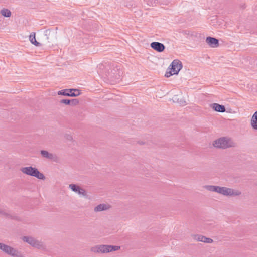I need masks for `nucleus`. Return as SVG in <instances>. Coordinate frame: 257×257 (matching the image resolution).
Instances as JSON below:
<instances>
[{"label": "nucleus", "instance_id": "obj_1", "mask_svg": "<svg viewBox=\"0 0 257 257\" xmlns=\"http://www.w3.org/2000/svg\"><path fill=\"white\" fill-rule=\"evenodd\" d=\"M213 146L217 148L226 149L235 146V143L227 137H221L213 142Z\"/></svg>", "mask_w": 257, "mask_h": 257}, {"label": "nucleus", "instance_id": "obj_2", "mask_svg": "<svg viewBox=\"0 0 257 257\" xmlns=\"http://www.w3.org/2000/svg\"><path fill=\"white\" fill-rule=\"evenodd\" d=\"M120 248L118 246L109 245H98L91 248V251L97 253H104L118 250Z\"/></svg>", "mask_w": 257, "mask_h": 257}, {"label": "nucleus", "instance_id": "obj_3", "mask_svg": "<svg viewBox=\"0 0 257 257\" xmlns=\"http://www.w3.org/2000/svg\"><path fill=\"white\" fill-rule=\"evenodd\" d=\"M20 170L25 174L35 177L39 179L44 180L45 178L43 173L40 172L37 168L32 166L22 167Z\"/></svg>", "mask_w": 257, "mask_h": 257}, {"label": "nucleus", "instance_id": "obj_4", "mask_svg": "<svg viewBox=\"0 0 257 257\" xmlns=\"http://www.w3.org/2000/svg\"><path fill=\"white\" fill-rule=\"evenodd\" d=\"M0 250L13 257H23L21 252L17 249L3 243H0Z\"/></svg>", "mask_w": 257, "mask_h": 257}, {"label": "nucleus", "instance_id": "obj_5", "mask_svg": "<svg viewBox=\"0 0 257 257\" xmlns=\"http://www.w3.org/2000/svg\"><path fill=\"white\" fill-rule=\"evenodd\" d=\"M218 193L226 196H239L241 192L238 190L219 186Z\"/></svg>", "mask_w": 257, "mask_h": 257}, {"label": "nucleus", "instance_id": "obj_6", "mask_svg": "<svg viewBox=\"0 0 257 257\" xmlns=\"http://www.w3.org/2000/svg\"><path fill=\"white\" fill-rule=\"evenodd\" d=\"M110 70H108L106 75L108 79H111L112 81H115V79L118 80L120 79V76L122 75V72L118 68L117 66L114 67L113 66L110 68Z\"/></svg>", "mask_w": 257, "mask_h": 257}, {"label": "nucleus", "instance_id": "obj_7", "mask_svg": "<svg viewBox=\"0 0 257 257\" xmlns=\"http://www.w3.org/2000/svg\"><path fill=\"white\" fill-rule=\"evenodd\" d=\"M23 240L27 242L31 245L38 249H42L44 248L43 244L42 242L37 240L34 238L30 236H24Z\"/></svg>", "mask_w": 257, "mask_h": 257}, {"label": "nucleus", "instance_id": "obj_8", "mask_svg": "<svg viewBox=\"0 0 257 257\" xmlns=\"http://www.w3.org/2000/svg\"><path fill=\"white\" fill-rule=\"evenodd\" d=\"M170 66L171 67L170 69L172 70L173 73L177 74L182 68V64L180 60L175 59L172 61Z\"/></svg>", "mask_w": 257, "mask_h": 257}, {"label": "nucleus", "instance_id": "obj_9", "mask_svg": "<svg viewBox=\"0 0 257 257\" xmlns=\"http://www.w3.org/2000/svg\"><path fill=\"white\" fill-rule=\"evenodd\" d=\"M69 188L73 192L77 193L79 195L84 197L87 196V193L85 189L81 188L79 186L74 184H71L69 185Z\"/></svg>", "mask_w": 257, "mask_h": 257}, {"label": "nucleus", "instance_id": "obj_10", "mask_svg": "<svg viewBox=\"0 0 257 257\" xmlns=\"http://www.w3.org/2000/svg\"><path fill=\"white\" fill-rule=\"evenodd\" d=\"M151 48L158 52H163L165 48L164 45L158 42H153L150 45Z\"/></svg>", "mask_w": 257, "mask_h": 257}, {"label": "nucleus", "instance_id": "obj_11", "mask_svg": "<svg viewBox=\"0 0 257 257\" xmlns=\"http://www.w3.org/2000/svg\"><path fill=\"white\" fill-rule=\"evenodd\" d=\"M206 42L212 48H215L219 46L218 40L214 37H207L206 39Z\"/></svg>", "mask_w": 257, "mask_h": 257}, {"label": "nucleus", "instance_id": "obj_12", "mask_svg": "<svg viewBox=\"0 0 257 257\" xmlns=\"http://www.w3.org/2000/svg\"><path fill=\"white\" fill-rule=\"evenodd\" d=\"M193 238L197 241L205 243H211L213 242V240L212 239L201 235H193Z\"/></svg>", "mask_w": 257, "mask_h": 257}, {"label": "nucleus", "instance_id": "obj_13", "mask_svg": "<svg viewBox=\"0 0 257 257\" xmlns=\"http://www.w3.org/2000/svg\"><path fill=\"white\" fill-rule=\"evenodd\" d=\"M210 107L215 111L219 112H224L226 110L224 105L215 103L210 104Z\"/></svg>", "mask_w": 257, "mask_h": 257}, {"label": "nucleus", "instance_id": "obj_14", "mask_svg": "<svg viewBox=\"0 0 257 257\" xmlns=\"http://www.w3.org/2000/svg\"><path fill=\"white\" fill-rule=\"evenodd\" d=\"M40 154L43 158L51 160H54L56 157L55 155L49 153L48 151L45 150H41L40 151Z\"/></svg>", "mask_w": 257, "mask_h": 257}, {"label": "nucleus", "instance_id": "obj_15", "mask_svg": "<svg viewBox=\"0 0 257 257\" xmlns=\"http://www.w3.org/2000/svg\"><path fill=\"white\" fill-rule=\"evenodd\" d=\"M110 206L108 204H101L97 206H96L94 209V211L95 212H100L104 210H107L110 208Z\"/></svg>", "mask_w": 257, "mask_h": 257}, {"label": "nucleus", "instance_id": "obj_16", "mask_svg": "<svg viewBox=\"0 0 257 257\" xmlns=\"http://www.w3.org/2000/svg\"><path fill=\"white\" fill-rule=\"evenodd\" d=\"M250 124L253 129L257 130V111L252 116Z\"/></svg>", "mask_w": 257, "mask_h": 257}, {"label": "nucleus", "instance_id": "obj_17", "mask_svg": "<svg viewBox=\"0 0 257 257\" xmlns=\"http://www.w3.org/2000/svg\"><path fill=\"white\" fill-rule=\"evenodd\" d=\"M29 40L30 41V42L32 44H33V45H34L36 46L40 47L42 45L40 43L36 41L35 33H33L30 34V35L29 36Z\"/></svg>", "mask_w": 257, "mask_h": 257}, {"label": "nucleus", "instance_id": "obj_18", "mask_svg": "<svg viewBox=\"0 0 257 257\" xmlns=\"http://www.w3.org/2000/svg\"><path fill=\"white\" fill-rule=\"evenodd\" d=\"M219 186L214 185H205L204 188L209 191L218 193Z\"/></svg>", "mask_w": 257, "mask_h": 257}, {"label": "nucleus", "instance_id": "obj_19", "mask_svg": "<svg viewBox=\"0 0 257 257\" xmlns=\"http://www.w3.org/2000/svg\"><path fill=\"white\" fill-rule=\"evenodd\" d=\"M71 90H74L71 91V92H68V96L71 97H76L78 96L80 94V92L78 89H71Z\"/></svg>", "mask_w": 257, "mask_h": 257}, {"label": "nucleus", "instance_id": "obj_20", "mask_svg": "<svg viewBox=\"0 0 257 257\" xmlns=\"http://www.w3.org/2000/svg\"><path fill=\"white\" fill-rule=\"evenodd\" d=\"M1 14L4 17H9L11 16V11L7 9H3L1 11Z\"/></svg>", "mask_w": 257, "mask_h": 257}, {"label": "nucleus", "instance_id": "obj_21", "mask_svg": "<svg viewBox=\"0 0 257 257\" xmlns=\"http://www.w3.org/2000/svg\"><path fill=\"white\" fill-rule=\"evenodd\" d=\"M72 90L70 89H66L58 91V94L68 96V92H71V91H72Z\"/></svg>", "mask_w": 257, "mask_h": 257}, {"label": "nucleus", "instance_id": "obj_22", "mask_svg": "<svg viewBox=\"0 0 257 257\" xmlns=\"http://www.w3.org/2000/svg\"><path fill=\"white\" fill-rule=\"evenodd\" d=\"M0 214L12 218V216L10 215L9 211L6 209H2L0 208Z\"/></svg>", "mask_w": 257, "mask_h": 257}, {"label": "nucleus", "instance_id": "obj_23", "mask_svg": "<svg viewBox=\"0 0 257 257\" xmlns=\"http://www.w3.org/2000/svg\"><path fill=\"white\" fill-rule=\"evenodd\" d=\"M79 103V100L77 99H73L70 100V104L71 106H75Z\"/></svg>", "mask_w": 257, "mask_h": 257}, {"label": "nucleus", "instance_id": "obj_24", "mask_svg": "<svg viewBox=\"0 0 257 257\" xmlns=\"http://www.w3.org/2000/svg\"><path fill=\"white\" fill-rule=\"evenodd\" d=\"M60 102L61 103H64L66 105H69L70 104V99H62L60 100Z\"/></svg>", "mask_w": 257, "mask_h": 257}, {"label": "nucleus", "instance_id": "obj_25", "mask_svg": "<svg viewBox=\"0 0 257 257\" xmlns=\"http://www.w3.org/2000/svg\"><path fill=\"white\" fill-rule=\"evenodd\" d=\"M173 75H174V73H173V72L172 71V70L170 69V71H169V72H166L165 74V76L166 77H169L170 76Z\"/></svg>", "mask_w": 257, "mask_h": 257}, {"label": "nucleus", "instance_id": "obj_26", "mask_svg": "<svg viewBox=\"0 0 257 257\" xmlns=\"http://www.w3.org/2000/svg\"><path fill=\"white\" fill-rule=\"evenodd\" d=\"M181 105H185V101H182L181 100H180V102H179Z\"/></svg>", "mask_w": 257, "mask_h": 257}, {"label": "nucleus", "instance_id": "obj_27", "mask_svg": "<svg viewBox=\"0 0 257 257\" xmlns=\"http://www.w3.org/2000/svg\"><path fill=\"white\" fill-rule=\"evenodd\" d=\"M68 139H69V140H72V136H69V138H68Z\"/></svg>", "mask_w": 257, "mask_h": 257}, {"label": "nucleus", "instance_id": "obj_28", "mask_svg": "<svg viewBox=\"0 0 257 257\" xmlns=\"http://www.w3.org/2000/svg\"><path fill=\"white\" fill-rule=\"evenodd\" d=\"M174 100H176L178 102L179 98H177V99L176 97H174Z\"/></svg>", "mask_w": 257, "mask_h": 257}]
</instances>
